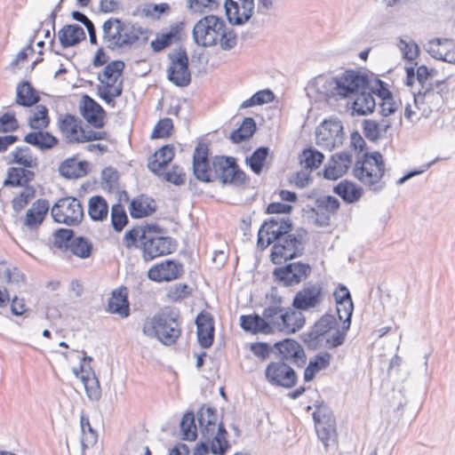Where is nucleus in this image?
<instances>
[{"label": "nucleus", "instance_id": "obj_27", "mask_svg": "<svg viewBox=\"0 0 455 455\" xmlns=\"http://www.w3.org/2000/svg\"><path fill=\"white\" fill-rule=\"evenodd\" d=\"M197 421L203 438H209L212 435L214 428L218 426V411L216 408L207 404H203L198 410Z\"/></svg>", "mask_w": 455, "mask_h": 455}, {"label": "nucleus", "instance_id": "obj_9", "mask_svg": "<svg viewBox=\"0 0 455 455\" xmlns=\"http://www.w3.org/2000/svg\"><path fill=\"white\" fill-rule=\"evenodd\" d=\"M291 230L292 224L289 217H272L261 225L258 233L257 245L261 250H265Z\"/></svg>", "mask_w": 455, "mask_h": 455}, {"label": "nucleus", "instance_id": "obj_35", "mask_svg": "<svg viewBox=\"0 0 455 455\" xmlns=\"http://www.w3.org/2000/svg\"><path fill=\"white\" fill-rule=\"evenodd\" d=\"M240 326L245 331L251 332L253 334L263 333V334H270L271 330H269L267 321L263 316L259 315H243L240 316Z\"/></svg>", "mask_w": 455, "mask_h": 455}, {"label": "nucleus", "instance_id": "obj_40", "mask_svg": "<svg viewBox=\"0 0 455 455\" xmlns=\"http://www.w3.org/2000/svg\"><path fill=\"white\" fill-rule=\"evenodd\" d=\"M174 156V147L172 145H164L159 148L149 159L148 169L160 176V170L165 167Z\"/></svg>", "mask_w": 455, "mask_h": 455}, {"label": "nucleus", "instance_id": "obj_51", "mask_svg": "<svg viewBox=\"0 0 455 455\" xmlns=\"http://www.w3.org/2000/svg\"><path fill=\"white\" fill-rule=\"evenodd\" d=\"M74 256L80 259H88L93 251V244L90 239L84 236H77L73 239L68 250Z\"/></svg>", "mask_w": 455, "mask_h": 455}, {"label": "nucleus", "instance_id": "obj_49", "mask_svg": "<svg viewBox=\"0 0 455 455\" xmlns=\"http://www.w3.org/2000/svg\"><path fill=\"white\" fill-rule=\"evenodd\" d=\"M181 30V24H173L171 26L169 32L162 34L156 39L151 42V47L154 52H158L164 48L170 46L173 40L178 38Z\"/></svg>", "mask_w": 455, "mask_h": 455}, {"label": "nucleus", "instance_id": "obj_61", "mask_svg": "<svg viewBox=\"0 0 455 455\" xmlns=\"http://www.w3.org/2000/svg\"><path fill=\"white\" fill-rule=\"evenodd\" d=\"M315 431L318 438L323 443L325 447L329 445L330 441H334L337 432H336V423L334 424H316L315 426Z\"/></svg>", "mask_w": 455, "mask_h": 455}, {"label": "nucleus", "instance_id": "obj_25", "mask_svg": "<svg viewBox=\"0 0 455 455\" xmlns=\"http://www.w3.org/2000/svg\"><path fill=\"white\" fill-rule=\"evenodd\" d=\"M198 343L204 348L212 345L214 339V323L211 315L200 313L196 319Z\"/></svg>", "mask_w": 455, "mask_h": 455}, {"label": "nucleus", "instance_id": "obj_29", "mask_svg": "<svg viewBox=\"0 0 455 455\" xmlns=\"http://www.w3.org/2000/svg\"><path fill=\"white\" fill-rule=\"evenodd\" d=\"M108 312L118 315L123 318L130 315V303L125 287L115 289L108 303Z\"/></svg>", "mask_w": 455, "mask_h": 455}, {"label": "nucleus", "instance_id": "obj_21", "mask_svg": "<svg viewBox=\"0 0 455 455\" xmlns=\"http://www.w3.org/2000/svg\"><path fill=\"white\" fill-rule=\"evenodd\" d=\"M58 127L68 143H81L84 129L79 117L67 114L59 120Z\"/></svg>", "mask_w": 455, "mask_h": 455}, {"label": "nucleus", "instance_id": "obj_4", "mask_svg": "<svg viewBox=\"0 0 455 455\" xmlns=\"http://www.w3.org/2000/svg\"><path fill=\"white\" fill-rule=\"evenodd\" d=\"M124 68V63L122 60H114L109 62L104 68L102 76L99 75L98 79L103 85H98L97 91L99 97L106 104L115 107V99L120 97L123 93V81L116 85L118 78L121 76Z\"/></svg>", "mask_w": 455, "mask_h": 455}, {"label": "nucleus", "instance_id": "obj_57", "mask_svg": "<svg viewBox=\"0 0 455 455\" xmlns=\"http://www.w3.org/2000/svg\"><path fill=\"white\" fill-rule=\"evenodd\" d=\"M337 305V314L339 316V319L340 321H343V326L340 331H344L345 336L347 335V331L350 328L351 324V317L354 311V304L353 302H340L336 303Z\"/></svg>", "mask_w": 455, "mask_h": 455}, {"label": "nucleus", "instance_id": "obj_7", "mask_svg": "<svg viewBox=\"0 0 455 455\" xmlns=\"http://www.w3.org/2000/svg\"><path fill=\"white\" fill-rule=\"evenodd\" d=\"M225 21L216 15H204L194 26L192 37L194 42L203 47H212L218 44Z\"/></svg>", "mask_w": 455, "mask_h": 455}, {"label": "nucleus", "instance_id": "obj_36", "mask_svg": "<svg viewBox=\"0 0 455 455\" xmlns=\"http://www.w3.org/2000/svg\"><path fill=\"white\" fill-rule=\"evenodd\" d=\"M40 96L28 81H22L17 85L15 103L17 105L30 108L36 105Z\"/></svg>", "mask_w": 455, "mask_h": 455}, {"label": "nucleus", "instance_id": "obj_23", "mask_svg": "<svg viewBox=\"0 0 455 455\" xmlns=\"http://www.w3.org/2000/svg\"><path fill=\"white\" fill-rule=\"evenodd\" d=\"M80 110L84 118L94 128L100 129L103 127L105 111L92 98L84 95Z\"/></svg>", "mask_w": 455, "mask_h": 455}, {"label": "nucleus", "instance_id": "obj_8", "mask_svg": "<svg viewBox=\"0 0 455 455\" xmlns=\"http://www.w3.org/2000/svg\"><path fill=\"white\" fill-rule=\"evenodd\" d=\"M51 215L57 223L78 226L84 217L81 202L73 196L60 198L52 207Z\"/></svg>", "mask_w": 455, "mask_h": 455}, {"label": "nucleus", "instance_id": "obj_11", "mask_svg": "<svg viewBox=\"0 0 455 455\" xmlns=\"http://www.w3.org/2000/svg\"><path fill=\"white\" fill-rule=\"evenodd\" d=\"M311 271L309 264L298 261L275 268L273 271V275L283 285L292 286L306 280Z\"/></svg>", "mask_w": 455, "mask_h": 455}, {"label": "nucleus", "instance_id": "obj_2", "mask_svg": "<svg viewBox=\"0 0 455 455\" xmlns=\"http://www.w3.org/2000/svg\"><path fill=\"white\" fill-rule=\"evenodd\" d=\"M384 173L385 164L379 152L363 154L353 169L355 178L374 192H379L384 188L385 182L381 180Z\"/></svg>", "mask_w": 455, "mask_h": 455}, {"label": "nucleus", "instance_id": "obj_50", "mask_svg": "<svg viewBox=\"0 0 455 455\" xmlns=\"http://www.w3.org/2000/svg\"><path fill=\"white\" fill-rule=\"evenodd\" d=\"M28 125L33 130H44L49 126L50 117L48 108L44 105H36L33 113L28 118Z\"/></svg>", "mask_w": 455, "mask_h": 455}, {"label": "nucleus", "instance_id": "obj_46", "mask_svg": "<svg viewBox=\"0 0 455 455\" xmlns=\"http://www.w3.org/2000/svg\"><path fill=\"white\" fill-rule=\"evenodd\" d=\"M256 129L255 120L252 117H244L241 125L230 133V140L234 143H241L252 137Z\"/></svg>", "mask_w": 455, "mask_h": 455}, {"label": "nucleus", "instance_id": "obj_24", "mask_svg": "<svg viewBox=\"0 0 455 455\" xmlns=\"http://www.w3.org/2000/svg\"><path fill=\"white\" fill-rule=\"evenodd\" d=\"M368 83L370 82L368 81ZM368 88L369 84L350 94L355 97L351 107L353 115L366 116L373 112L377 103L373 95L370 92H366Z\"/></svg>", "mask_w": 455, "mask_h": 455}, {"label": "nucleus", "instance_id": "obj_16", "mask_svg": "<svg viewBox=\"0 0 455 455\" xmlns=\"http://www.w3.org/2000/svg\"><path fill=\"white\" fill-rule=\"evenodd\" d=\"M323 301V286L319 283H307L293 298L292 306L298 310H308Z\"/></svg>", "mask_w": 455, "mask_h": 455}, {"label": "nucleus", "instance_id": "obj_47", "mask_svg": "<svg viewBox=\"0 0 455 455\" xmlns=\"http://www.w3.org/2000/svg\"><path fill=\"white\" fill-rule=\"evenodd\" d=\"M220 6L219 0H187V8L190 14L207 15Z\"/></svg>", "mask_w": 455, "mask_h": 455}, {"label": "nucleus", "instance_id": "obj_62", "mask_svg": "<svg viewBox=\"0 0 455 455\" xmlns=\"http://www.w3.org/2000/svg\"><path fill=\"white\" fill-rule=\"evenodd\" d=\"M36 190L33 187L27 186L25 189L17 195L12 201V208L16 212H20L35 196Z\"/></svg>", "mask_w": 455, "mask_h": 455}, {"label": "nucleus", "instance_id": "obj_33", "mask_svg": "<svg viewBox=\"0 0 455 455\" xmlns=\"http://www.w3.org/2000/svg\"><path fill=\"white\" fill-rule=\"evenodd\" d=\"M60 43L63 48H68L85 40L86 35L82 27L77 24L65 25L58 32Z\"/></svg>", "mask_w": 455, "mask_h": 455}, {"label": "nucleus", "instance_id": "obj_32", "mask_svg": "<svg viewBox=\"0 0 455 455\" xmlns=\"http://www.w3.org/2000/svg\"><path fill=\"white\" fill-rule=\"evenodd\" d=\"M156 211V204L153 198L145 195L134 197L129 205L130 215L133 219L150 216Z\"/></svg>", "mask_w": 455, "mask_h": 455}, {"label": "nucleus", "instance_id": "obj_26", "mask_svg": "<svg viewBox=\"0 0 455 455\" xmlns=\"http://www.w3.org/2000/svg\"><path fill=\"white\" fill-rule=\"evenodd\" d=\"M126 22L117 18H110L102 25L103 41L107 44V47L111 50L118 48L120 45L121 33L124 31Z\"/></svg>", "mask_w": 455, "mask_h": 455}, {"label": "nucleus", "instance_id": "obj_58", "mask_svg": "<svg viewBox=\"0 0 455 455\" xmlns=\"http://www.w3.org/2000/svg\"><path fill=\"white\" fill-rule=\"evenodd\" d=\"M128 223V217L124 206L116 204L111 208V224L116 232H121Z\"/></svg>", "mask_w": 455, "mask_h": 455}, {"label": "nucleus", "instance_id": "obj_17", "mask_svg": "<svg viewBox=\"0 0 455 455\" xmlns=\"http://www.w3.org/2000/svg\"><path fill=\"white\" fill-rule=\"evenodd\" d=\"M49 209L50 204L47 200L37 199L27 211L23 225L28 229L31 239H37L36 230L45 219Z\"/></svg>", "mask_w": 455, "mask_h": 455}, {"label": "nucleus", "instance_id": "obj_5", "mask_svg": "<svg viewBox=\"0 0 455 455\" xmlns=\"http://www.w3.org/2000/svg\"><path fill=\"white\" fill-rule=\"evenodd\" d=\"M306 233L298 231L296 234L291 232L281 236L275 242L271 250V261L275 265H280L283 261L300 257L305 250Z\"/></svg>", "mask_w": 455, "mask_h": 455}, {"label": "nucleus", "instance_id": "obj_18", "mask_svg": "<svg viewBox=\"0 0 455 455\" xmlns=\"http://www.w3.org/2000/svg\"><path fill=\"white\" fill-rule=\"evenodd\" d=\"M184 272L183 265L180 262L166 259L153 266L148 271V277L155 282H170L179 278Z\"/></svg>", "mask_w": 455, "mask_h": 455}, {"label": "nucleus", "instance_id": "obj_1", "mask_svg": "<svg viewBox=\"0 0 455 455\" xmlns=\"http://www.w3.org/2000/svg\"><path fill=\"white\" fill-rule=\"evenodd\" d=\"M368 76L359 71L346 70L340 76H318L315 78L311 91L324 99H345L365 87Z\"/></svg>", "mask_w": 455, "mask_h": 455}, {"label": "nucleus", "instance_id": "obj_59", "mask_svg": "<svg viewBox=\"0 0 455 455\" xmlns=\"http://www.w3.org/2000/svg\"><path fill=\"white\" fill-rule=\"evenodd\" d=\"M315 330V331H319L323 333L324 336H331L329 334L331 331H336L339 328L338 322L334 315H323L312 327Z\"/></svg>", "mask_w": 455, "mask_h": 455}, {"label": "nucleus", "instance_id": "obj_64", "mask_svg": "<svg viewBox=\"0 0 455 455\" xmlns=\"http://www.w3.org/2000/svg\"><path fill=\"white\" fill-rule=\"evenodd\" d=\"M221 33H220V36L218 38V43L220 45V48L225 51H228L233 49L237 44V36L233 29L227 28L225 25V28H222Z\"/></svg>", "mask_w": 455, "mask_h": 455}, {"label": "nucleus", "instance_id": "obj_60", "mask_svg": "<svg viewBox=\"0 0 455 455\" xmlns=\"http://www.w3.org/2000/svg\"><path fill=\"white\" fill-rule=\"evenodd\" d=\"M313 419L315 426H316V424L324 425L336 423L332 411L324 403L315 406V411L313 412Z\"/></svg>", "mask_w": 455, "mask_h": 455}, {"label": "nucleus", "instance_id": "obj_54", "mask_svg": "<svg viewBox=\"0 0 455 455\" xmlns=\"http://www.w3.org/2000/svg\"><path fill=\"white\" fill-rule=\"evenodd\" d=\"M268 154L269 148L267 147H260L250 157L246 158L247 164L255 174L261 173Z\"/></svg>", "mask_w": 455, "mask_h": 455}, {"label": "nucleus", "instance_id": "obj_44", "mask_svg": "<svg viewBox=\"0 0 455 455\" xmlns=\"http://www.w3.org/2000/svg\"><path fill=\"white\" fill-rule=\"evenodd\" d=\"M88 214L93 221H104L108 215V204L101 196H93L88 201Z\"/></svg>", "mask_w": 455, "mask_h": 455}, {"label": "nucleus", "instance_id": "obj_42", "mask_svg": "<svg viewBox=\"0 0 455 455\" xmlns=\"http://www.w3.org/2000/svg\"><path fill=\"white\" fill-rule=\"evenodd\" d=\"M88 163L86 161L77 162L75 157L63 161L59 171L61 176L67 179L82 178L87 174Z\"/></svg>", "mask_w": 455, "mask_h": 455}, {"label": "nucleus", "instance_id": "obj_48", "mask_svg": "<svg viewBox=\"0 0 455 455\" xmlns=\"http://www.w3.org/2000/svg\"><path fill=\"white\" fill-rule=\"evenodd\" d=\"M323 159V154L314 148H305L299 156L301 165L310 172L317 169Z\"/></svg>", "mask_w": 455, "mask_h": 455}, {"label": "nucleus", "instance_id": "obj_13", "mask_svg": "<svg viewBox=\"0 0 455 455\" xmlns=\"http://www.w3.org/2000/svg\"><path fill=\"white\" fill-rule=\"evenodd\" d=\"M224 8L228 22L241 26L252 17L255 3L254 0H226Z\"/></svg>", "mask_w": 455, "mask_h": 455}, {"label": "nucleus", "instance_id": "obj_14", "mask_svg": "<svg viewBox=\"0 0 455 455\" xmlns=\"http://www.w3.org/2000/svg\"><path fill=\"white\" fill-rule=\"evenodd\" d=\"M148 235L144 234L140 240L145 260H152L174 251L176 244L172 237L163 235L149 237Z\"/></svg>", "mask_w": 455, "mask_h": 455}, {"label": "nucleus", "instance_id": "obj_38", "mask_svg": "<svg viewBox=\"0 0 455 455\" xmlns=\"http://www.w3.org/2000/svg\"><path fill=\"white\" fill-rule=\"evenodd\" d=\"M285 311L286 308L272 306L264 308L263 316L267 319L271 333L275 331H281L283 328H288L289 324L285 323Z\"/></svg>", "mask_w": 455, "mask_h": 455}, {"label": "nucleus", "instance_id": "obj_56", "mask_svg": "<svg viewBox=\"0 0 455 455\" xmlns=\"http://www.w3.org/2000/svg\"><path fill=\"white\" fill-rule=\"evenodd\" d=\"M180 429L182 432V439L185 441H195L197 437L196 426L195 423V414L188 411L184 414L180 421Z\"/></svg>", "mask_w": 455, "mask_h": 455}, {"label": "nucleus", "instance_id": "obj_31", "mask_svg": "<svg viewBox=\"0 0 455 455\" xmlns=\"http://www.w3.org/2000/svg\"><path fill=\"white\" fill-rule=\"evenodd\" d=\"M82 376L81 381L84 386V389L88 398L92 401H99L101 397V388L100 381L90 365H80Z\"/></svg>", "mask_w": 455, "mask_h": 455}, {"label": "nucleus", "instance_id": "obj_12", "mask_svg": "<svg viewBox=\"0 0 455 455\" xmlns=\"http://www.w3.org/2000/svg\"><path fill=\"white\" fill-rule=\"evenodd\" d=\"M265 375L267 381L274 386L291 388L297 383L295 371L283 362L270 363L266 368Z\"/></svg>", "mask_w": 455, "mask_h": 455}, {"label": "nucleus", "instance_id": "obj_41", "mask_svg": "<svg viewBox=\"0 0 455 455\" xmlns=\"http://www.w3.org/2000/svg\"><path fill=\"white\" fill-rule=\"evenodd\" d=\"M333 192L347 204H354L359 201L363 196V188L347 180L334 186Z\"/></svg>", "mask_w": 455, "mask_h": 455}, {"label": "nucleus", "instance_id": "obj_63", "mask_svg": "<svg viewBox=\"0 0 455 455\" xmlns=\"http://www.w3.org/2000/svg\"><path fill=\"white\" fill-rule=\"evenodd\" d=\"M318 210H324L329 213H335L340 206L339 201L332 196H321L315 199Z\"/></svg>", "mask_w": 455, "mask_h": 455}, {"label": "nucleus", "instance_id": "obj_43", "mask_svg": "<svg viewBox=\"0 0 455 455\" xmlns=\"http://www.w3.org/2000/svg\"><path fill=\"white\" fill-rule=\"evenodd\" d=\"M10 156H12V159L8 161L10 164H15L24 168H36L37 166V159L28 146L16 148Z\"/></svg>", "mask_w": 455, "mask_h": 455}, {"label": "nucleus", "instance_id": "obj_55", "mask_svg": "<svg viewBox=\"0 0 455 455\" xmlns=\"http://www.w3.org/2000/svg\"><path fill=\"white\" fill-rule=\"evenodd\" d=\"M74 238L73 229L59 228L53 234V247L61 251H68Z\"/></svg>", "mask_w": 455, "mask_h": 455}, {"label": "nucleus", "instance_id": "obj_10", "mask_svg": "<svg viewBox=\"0 0 455 455\" xmlns=\"http://www.w3.org/2000/svg\"><path fill=\"white\" fill-rule=\"evenodd\" d=\"M168 58L171 60V65L167 68L168 80L179 87L188 86L191 82V73L186 50L180 49L170 52Z\"/></svg>", "mask_w": 455, "mask_h": 455}, {"label": "nucleus", "instance_id": "obj_20", "mask_svg": "<svg viewBox=\"0 0 455 455\" xmlns=\"http://www.w3.org/2000/svg\"><path fill=\"white\" fill-rule=\"evenodd\" d=\"M351 163V153L344 151L334 154L323 170V178L330 180L341 178L347 172Z\"/></svg>", "mask_w": 455, "mask_h": 455}, {"label": "nucleus", "instance_id": "obj_53", "mask_svg": "<svg viewBox=\"0 0 455 455\" xmlns=\"http://www.w3.org/2000/svg\"><path fill=\"white\" fill-rule=\"evenodd\" d=\"M305 317L301 312L286 308L285 311V323L289 324L288 328H283L282 332L285 334L295 333L299 331L305 324Z\"/></svg>", "mask_w": 455, "mask_h": 455}, {"label": "nucleus", "instance_id": "obj_39", "mask_svg": "<svg viewBox=\"0 0 455 455\" xmlns=\"http://www.w3.org/2000/svg\"><path fill=\"white\" fill-rule=\"evenodd\" d=\"M24 167H11L7 171L4 187H27L35 177V172Z\"/></svg>", "mask_w": 455, "mask_h": 455}, {"label": "nucleus", "instance_id": "obj_37", "mask_svg": "<svg viewBox=\"0 0 455 455\" xmlns=\"http://www.w3.org/2000/svg\"><path fill=\"white\" fill-rule=\"evenodd\" d=\"M148 31L136 24L126 22L124 31L121 33L120 45L122 48L127 45H132L139 40L147 42L148 39Z\"/></svg>", "mask_w": 455, "mask_h": 455}, {"label": "nucleus", "instance_id": "obj_45", "mask_svg": "<svg viewBox=\"0 0 455 455\" xmlns=\"http://www.w3.org/2000/svg\"><path fill=\"white\" fill-rule=\"evenodd\" d=\"M414 104L418 109H422L423 114H429L433 110H438L444 103V99L442 97H438L434 92V95L429 97H426L423 94H420V90L417 93H414Z\"/></svg>", "mask_w": 455, "mask_h": 455}, {"label": "nucleus", "instance_id": "obj_3", "mask_svg": "<svg viewBox=\"0 0 455 455\" xmlns=\"http://www.w3.org/2000/svg\"><path fill=\"white\" fill-rule=\"evenodd\" d=\"M179 314L173 309H165L156 314L149 324H145L143 333L148 337L157 338L166 346L176 342L181 333Z\"/></svg>", "mask_w": 455, "mask_h": 455}, {"label": "nucleus", "instance_id": "obj_15", "mask_svg": "<svg viewBox=\"0 0 455 455\" xmlns=\"http://www.w3.org/2000/svg\"><path fill=\"white\" fill-rule=\"evenodd\" d=\"M345 333L337 329L331 336H324L315 329H311L308 332L303 334V341L310 350L319 348H335L341 346L345 342Z\"/></svg>", "mask_w": 455, "mask_h": 455}, {"label": "nucleus", "instance_id": "obj_6", "mask_svg": "<svg viewBox=\"0 0 455 455\" xmlns=\"http://www.w3.org/2000/svg\"><path fill=\"white\" fill-rule=\"evenodd\" d=\"M212 179L219 180L223 185L241 186L246 181V174L242 171L233 156H216L212 161Z\"/></svg>", "mask_w": 455, "mask_h": 455}, {"label": "nucleus", "instance_id": "obj_52", "mask_svg": "<svg viewBox=\"0 0 455 455\" xmlns=\"http://www.w3.org/2000/svg\"><path fill=\"white\" fill-rule=\"evenodd\" d=\"M451 43V39L435 38L429 40L425 45L424 49L429 53L431 57L435 60H443L445 56V52Z\"/></svg>", "mask_w": 455, "mask_h": 455}, {"label": "nucleus", "instance_id": "obj_34", "mask_svg": "<svg viewBox=\"0 0 455 455\" xmlns=\"http://www.w3.org/2000/svg\"><path fill=\"white\" fill-rule=\"evenodd\" d=\"M211 435L209 438L203 439L206 442H211L212 452L215 455H224L230 448V444L228 441V433L222 421L219 422Z\"/></svg>", "mask_w": 455, "mask_h": 455}, {"label": "nucleus", "instance_id": "obj_28", "mask_svg": "<svg viewBox=\"0 0 455 455\" xmlns=\"http://www.w3.org/2000/svg\"><path fill=\"white\" fill-rule=\"evenodd\" d=\"M343 127L339 123L324 122L316 130V139L319 145L333 148L337 142L341 141Z\"/></svg>", "mask_w": 455, "mask_h": 455}, {"label": "nucleus", "instance_id": "obj_30", "mask_svg": "<svg viewBox=\"0 0 455 455\" xmlns=\"http://www.w3.org/2000/svg\"><path fill=\"white\" fill-rule=\"evenodd\" d=\"M23 140L40 149L41 151H48L56 147L59 139L51 132L43 130H36V132H28L25 135Z\"/></svg>", "mask_w": 455, "mask_h": 455}, {"label": "nucleus", "instance_id": "obj_19", "mask_svg": "<svg viewBox=\"0 0 455 455\" xmlns=\"http://www.w3.org/2000/svg\"><path fill=\"white\" fill-rule=\"evenodd\" d=\"M209 148L198 143L193 154V172L196 178L204 182H212V163L209 161Z\"/></svg>", "mask_w": 455, "mask_h": 455}, {"label": "nucleus", "instance_id": "obj_22", "mask_svg": "<svg viewBox=\"0 0 455 455\" xmlns=\"http://www.w3.org/2000/svg\"><path fill=\"white\" fill-rule=\"evenodd\" d=\"M274 347L278 350L283 360H291L298 366H303L306 363L305 352L299 342L292 339H284L275 343Z\"/></svg>", "mask_w": 455, "mask_h": 455}]
</instances>
